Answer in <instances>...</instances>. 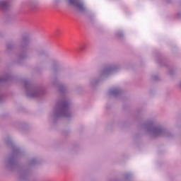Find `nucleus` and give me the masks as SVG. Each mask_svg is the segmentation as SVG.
I'll return each instance as SVG.
<instances>
[{"label": "nucleus", "mask_w": 181, "mask_h": 181, "mask_svg": "<svg viewBox=\"0 0 181 181\" xmlns=\"http://www.w3.org/2000/svg\"><path fill=\"white\" fill-rule=\"evenodd\" d=\"M70 5L76 6L78 11H84V5L80 1V0H69Z\"/></svg>", "instance_id": "obj_1"}]
</instances>
